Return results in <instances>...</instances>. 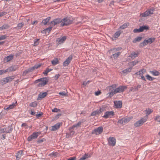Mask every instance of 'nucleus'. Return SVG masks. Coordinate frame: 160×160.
<instances>
[{
    "mask_svg": "<svg viewBox=\"0 0 160 160\" xmlns=\"http://www.w3.org/2000/svg\"><path fill=\"white\" fill-rule=\"evenodd\" d=\"M127 88V87L126 86L120 85L118 87L116 88L114 90H112L111 92H109L108 93L109 96L111 97L115 94L123 92Z\"/></svg>",
    "mask_w": 160,
    "mask_h": 160,
    "instance_id": "nucleus-1",
    "label": "nucleus"
},
{
    "mask_svg": "<svg viewBox=\"0 0 160 160\" xmlns=\"http://www.w3.org/2000/svg\"><path fill=\"white\" fill-rule=\"evenodd\" d=\"M48 82L46 78H43L38 79L35 81V83H38L40 82L37 85V87H42L47 84Z\"/></svg>",
    "mask_w": 160,
    "mask_h": 160,
    "instance_id": "nucleus-2",
    "label": "nucleus"
},
{
    "mask_svg": "<svg viewBox=\"0 0 160 160\" xmlns=\"http://www.w3.org/2000/svg\"><path fill=\"white\" fill-rule=\"evenodd\" d=\"M155 8L153 7L147 9L145 12L141 13L140 16L142 17H147L153 14L155 11Z\"/></svg>",
    "mask_w": 160,
    "mask_h": 160,
    "instance_id": "nucleus-3",
    "label": "nucleus"
},
{
    "mask_svg": "<svg viewBox=\"0 0 160 160\" xmlns=\"http://www.w3.org/2000/svg\"><path fill=\"white\" fill-rule=\"evenodd\" d=\"M62 23L60 24V26L63 27L64 26H67L71 24L72 21L69 18L66 17L62 19Z\"/></svg>",
    "mask_w": 160,
    "mask_h": 160,
    "instance_id": "nucleus-4",
    "label": "nucleus"
},
{
    "mask_svg": "<svg viewBox=\"0 0 160 160\" xmlns=\"http://www.w3.org/2000/svg\"><path fill=\"white\" fill-rule=\"evenodd\" d=\"M147 117H143L136 121L134 123V126L136 127H138L142 126L147 121Z\"/></svg>",
    "mask_w": 160,
    "mask_h": 160,
    "instance_id": "nucleus-5",
    "label": "nucleus"
},
{
    "mask_svg": "<svg viewBox=\"0 0 160 160\" xmlns=\"http://www.w3.org/2000/svg\"><path fill=\"white\" fill-rule=\"evenodd\" d=\"M41 134L40 132H34L28 138V140L29 141L37 138L39 135Z\"/></svg>",
    "mask_w": 160,
    "mask_h": 160,
    "instance_id": "nucleus-6",
    "label": "nucleus"
},
{
    "mask_svg": "<svg viewBox=\"0 0 160 160\" xmlns=\"http://www.w3.org/2000/svg\"><path fill=\"white\" fill-rule=\"evenodd\" d=\"M114 115V113L113 111H107L102 117L106 119L111 118Z\"/></svg>",
    "mask_w": 160,
    "mask_h": 160,
    "instance_id": "nucleus-7",
    "label": "nucleus"
},
{
    "mask_svg": "<svg viewBox=\"0 0 160 160\" xmlns=\"http://www.w3.org/2000/svg\"><path fill=\"white\" fill-rule=\"evenodd\" d=\"M73 58V56L70 55L63 63L64 67H66L68 65Z\"/></svg>",
    "mask_w": 160,
    "mask_h": 160,
    "instance_id": "nucleus-8",
    "label": "nucleus"
},
{
    "mask_svg": "<svg viewBox=\"0 0 160 160\" xmlns=\"http://www.w3.org/2000/svg\"><path fill=\"white\" fill-rule=\"evenodd\" d=\"M116 140L114 137H110L108 138V144L110 146H114L116 144Z\"/></svg>",
    "mask_w": 160,
    "mask_h": 160,
    "instance_id": "nucleus-9",
    "label": "nucleus"
},
{
    "mask_svg": "<svg viewBox=\"0 0 160 160\" xmlns=\"http://www.w3.org/2000/svg\"><path fill=\"white\" fill-rule=\"evenodd\" d=\"M62 20L60 18H55L51 22V25L52 26H55L59 24L60 23H62Z\"/></svg>",
    "mask_w": 160,
    "mask_h": 160,
    "instance_id": "nucleus-10",
    "label": "nucleus"
},
{
    "mask_svg": "<svg viewBox=\"0 0 160 160\" xmlns=\"http://www.w3.org/2000/svg\"><path fill=\"white\" fill-rule=\"evenodd\" d=\"M102 131L103 128L102 127H99L93 130L92 133L96 135H98L100 134Z\"/></svg>",
    "mask_w": 160,
    "mask_h": 160,
    "instance_id": "nucleus-11",
    "label": "nucleus"
},
{
    "mask_svg": "<svg viewBox=\"0 0 160 160\" xmlns=\"http://www.w3.org/2000/svg\"><path fill=\"white\" fill-rule=\"evenodd\" d=\"M114 103L116 108H120L122 106V102L121 101H114Z\"/></svg>",
    "mask_w": 160,
    "mask_h": 160,
    "instance_id": "nucleus-12",
    "label": "nucleus"
},
{
    "mask_svg": "<svg viewBox=\"0 0 160 160\" xmlns=\"http://www.w3.org/2000/svg\"><path fill=\"white\" fill-rule=\"evenodd\" d=\"M67 37L66 36H64L61 38H58L57 39V42H58V44H61L63 43L66 39Z\"/></svg>",
    "mask_w": 160,
    "mask_h": 160,
    "instance_id": "nucleus-13",
    "label": "nucleus"
},
{
    "mask_svg": "<svg viewBox=\"0 0 160 160\" xmlns=\"http://www.w3.org/2000/svg\"><path fill=\"white\" fill-rule=\"evenodd\" d=\"M121 52H118L113 54L111 56H110V58L112 60L118 58L119 56L120 55Z\"/></svg>",
    "mask_w": 160,
    "mask_h": 160,
    "instance_id": "nucleus-14",
    "label": "nucleus"
},
{
    "mask_svg": "<svg viewBox=\"0 0 160 160\" xmlns=\"http://www.w3.org/2000/svg\"><path fill=\"white\" fill-rule=\"evenodd\" d=\"M23 155V152L22 150H20L18 152L16 155V157L17 160H19L21 158V156Z\"/></svg>",
    "mask_w": 160,
    "mask_h": 160,
    "instance_id": "nucleus-15",
    "label": "nucleus"
},
{
    "mask_svg": "<svg viewBox=\"0 0 160 160\" xmlns=\"http://www.w3.org/2000/svg\"><path fill=\"white\" fill-rule=\"evenodd\" d=\"M14 78L13 76L8 77L4 78L3 81L5 83H6L9 82L11 81Z\"/></svg>",
    "mask_w": 160,
    "mask_h": 160,
    "instance_id": "nucleus-16",
    "label": "nucleus"
},
{
    "mask_svg": "<svg viewBox=\"0 0 160 160\" xmlns=\"http://www.w3.org/2000/svg\"><path fill=\"white\" fill-rule=\"evenodd\" d=\"M60 127V123H57L52 127L51 130L55 131L58 129Z\"/></svg>",
    "mask_w": 160,
    "mask_h": 160,
    "instance_id": "nucleus-17",
    "label": "nucleus"
},
{
    "mask_svg": "<svg viewBox=\"0 0 160 160\" xmlns=\"http://www.w3.org/2000/svg\"><path fill=\"white\" fill-rule=\"evenodd\" d=\"M47 93L46 92L40 93L38 95V98L37 100H39L40 99L44 98L47 96Z\"/></svg>",
    "mask_w": 160,
    "mask_h": 160,
    "instance_id": "nucleus-18",
    "label": "nucleus"
},
{
    "mask_svg": "<svg viewBox=\"0 0 160 160\" xmlns=\"http://www.w3.org/2000/svg\"><path fill=\"white\" fill-rule=\"evenodd\" d=\"M102 112V110L100 108L99 110H97L92 112L91 115V116H94L96 115H99Z\"/></svg>",
    "mask_w": 160,
    "mask_h": 160,
    "instance_id": "nucleus-19",
    "label": "nucleus"
},
{
    "mask_svg": "<svg viewBox=\"0 0 160 160\" xmlns=\"http://www.w3.org/2000/svg\"><path fill=\"white\" fill-rule=\"evenodd\" d=\"M17 69L15 66H12L6 70V72L15 71Z\"/></svg>",
    "mask_w": 160,
    "mask_h": 160,
    "instance_id": "nucleus-20",
    "label": "nucleus"
},
{
    "mask_svg": "<svg viewBox=\"0 0 160 160\" xmlns=\"http://www.w3.org/2000/svg\"><path fill=\"white\" fill-rule=\"evenodd\" d=\"M13 56L14 55H13L11 54L8 56L4 58V60L7 62H8L13 59Z\"/></svg>",
    "mask_w": 160,
    "mask_h": 160,
    "instance_id": "nucleus-21",
    "label": "nucleus"
},
{
    "mask_svg": "<svg viewBox=\"0 0 160 160\" xmlns=\"http://www.w3.org/2000/svg\"><path fill=\"white\" fill-rule=\"evenodd\" d=\"M146 112V115L144 117H147V119L148 118V116L150 114L153 112V110L150 108H148L145 110Z\"/></svg>",
    "mask_w": 160,
    "mask_h": 160,
    "instance_id": "nucleus-22",
    "label": "nucleus"
},
{
    "mask_svg": "<svg viewBox=\"0 0 160 160\" xmlns=\"http://www.w3.org/2000/svg\"><path fill=\"white\" fill-rule=\"evenodd\" d=\"M91 156L90 154L85 153L82 157L80 158L79 160H85L87 158H89Z\"/></svg>",
    "mask_w": 160,
    "mask_h": 160,
    "instance_id": "nucleus-23",
    "label": "nucleus"
},
{
    "mask_svg": "<svg viewBox=\"0 0 160 160\" xmlns=\"http://www.w3.org/2000/svg\"><path fill=\"white\" fill-rule=\"evenodd\" d=\"M121 33L120 31L116 32L113 36V38H112L113 40H114L116 38H117L119 36Z\"/></svg>",
    "mask_w": 160,
    "mask_h": 160,
    "instance_id": "nucleus-24",
    "label": "nucleus"
},
{
    "mask_svg": "<svg viewBox=\"0 0 160 160\" xmlns=\"http://www.w3.org/2000/svg\"><path fill=\"white\" fill-rule=\"evenodd\" d=\"M156 38H151L148 39H146L148 44H151L152 42H154Z\"/></svg>",
    "mask_w": 160,
    "mask_h": 160,
    "instance_id": "nucleus-25",
    "label": "nucleus"
},
{
    "mask_svg": "<svg viewBox=\"0 0 160 160\" xmlns=\"http://www.w3.org/2000/svg\"><path fill=\"white\" fill-rule=\"evenodd\" d=\"M138 55V53H136L135 52H133L130 54L129 57H130L132 59H133L137 57Z\"/></svg>",
    "mask_w": 160,
    "mask_h": 160,
    "instance_id": "nucleus-26",
    "label": "nucleus"
},
{
    "mask_svg": "<svg viewBox=\"0 0 160 160\" xmlns=\"http://www.w3.org/2000/svg\"><path fill=\"white\" fill-rule=\"evenodd\" d=\"M51 19L50 17H47V18L43 20L41 23H43L44 25H46L48 22H49V21Z\"/></svg>",
    "mask_w": 160,
    "mask_h": 160,
    "instance_id": "nucleus-27",
    "label": "nucleus"
},
{
    "mask_svg": "<svg viewBox=\"0 0 160 160\" xmlns=\"http://www.w3.org/2000/svg\"><path fill=\"white\" fill-rule=\"evenodd\" d=\"M6 133H10L12 131L13 129L11 127L8 126L7 127L4 128Z\"/></svg>",
    "mask_w": 160,
    "mask_h": 160,
    "instance_id": "nucleus-28",
    "label": "nucleus"
},
{
    "mask_svg": "<svg viewBox=\"0 0 160 160\" xmlns=\"http://www.w3.org/2000/svg\"><path fill=\"white\" fill-rule=\"evenodd\" d=\"M132 69V67L129 68H127L122 71V72L124 73H126V74L128 73L131 72V70Z\"/></svg>",
    "mask_w": 160,
    "mask_h": 160,
    "instance_id": "nucleus-29",
    "label": "nucleus"
},
{
    "mask_svg": "<svg viewBox=\"0 0 160 160\" xmlns=\"http://www.w3.org/2000/svg\"><path fill=\"white\" fill-rule=\"evenodd\" d=\"M51 63L53 65H55L59 63V61L57 58H56L51 61Z\"/></svg>",
    "mask_w": 160,
    "mask_h": 160,
    "instance_id": "nucleus-30",
    "label": "nucleus"
},
{
    "mask_svg": "<svg viewBox=\"0 0 160 160\" xmlns=\"http://www.w3.org/2000/svg\"><path fill=\"white\" fill-rule=\"evenodd\" d=\"M148 44L146 41V39H145L144 41L141 42L139 44V47L141 48L144 47V46L147 45Z\"/></svg>",
    "mask_w": 160,
    "mask_h": 160,
    "instance_id": "nucleus-31",
    "label": "nucleus"
},
{
    "mask_svg": "<svg viewBox=\"0 0 160 160\" xmlns=\"http://www.w3.org/2000/svg\"><path fill=\"white\" fill-rule=\"evenodd\" d=\"M10 27V26L8 24H4L2 27H0V30H2L3 29L8 28Z\"/></svg>",
    "mask_w": 160,
    "mask_h": 160,
    "instance_id": "nucleus-32",
    "label": "nucleus"
},
{
    "mask_svg": "<svg viewBox=\"0 0 160 160\" xmlns=\"http://www.w3.org/2000/svg\"><path fill=\"white\" fill-rule=\"evenodd\" d=\"M52 69H50L48 68H47L43 72V73L44 75H47L48 73L49 72L52 71Z\"/></svg>",
    "mask_w": 160,
    "mask_h": 160,
    "instance_id": "nucleus-33",
    "label": "nucleus"
},
{
    "mask_svg": "<svg viewBox=\"0 0 160 160\" xmlns=\"http://www.w3.org/2000/svg\"><path fill=\"white\" fill-rule=\"evenodd\" d=\"M141 32H143L144 30H148L149 29V27L147 26H144L140 27Z\"/></svg>",
    "mask_w": 160,
    "mask_h": 160,
    "instance_id": "nucleus-34",
    "label": "nucleus"
},
{
    "mask_svg": "<svg viewBox=\"0 0 160 160\" xmlns=\"http://www.w3.org/2000/svg\"><path fill=\"white\" fill-rule=\"evenodd\" d=\"M152 73L153 76H158L160 74V72L157 70H154L151 72Z\"/></svg>",
    "mask_w": 160,
    "mask_h": 160,
    "instance_id": "nucleus-35",
    "label": "nucleus"
},
{
    "mask_svg": "<svg viewBox=\"0 0 160 160\" xmlns=\"http://www.w3.org/2000/svg\"><path fill=\"white\" fill-rule=\"evenodd\" d=\"M142 39V37H138L135 38L133 40V43H136L137 42H139Z\"/></svg>",
    "mask_w": 160,
    "mask_h": 160,
    "instance_id": "nucleus-36",
    "label": "nucleus"
},
{
    "mask_svg": "<svg viewBox=\"0 0 160 160\" xmlns=\"http://www.w3.org/2000/svg\"><path fill=\"white\" fill-rule=\"evenodd\" d=\"M124 122L125 123V124L127 123L132 118L131 117H127V118H123Z\"/></svg>",
    "mask_w": 160,
    "mask_h": 160,
    "instance_id": "nucleus-37",
    "label": "nucleus"
},
{
    "mask_svg": "<svg viewBox=\"0 0 160 160\" xmlns=\"http://www.w3.org/2000/svg\"><path fill=\"white\" fill-rule=\"evenodd\" d=\"M82 123V122L80 121H79L77 123L74 124L73 125L72 127V128H78L79 127Z\"/></svg>",
    "mask_w": 160,
    "mask_h": 160,
    "instance_id": "nucleus-38",
    "label": "nucleus"
},
{
    "mask_svg": "<svg viewBox=\"0 0 160 160\" xmlns=\"http://www.w3.org/2000/svg\"><path fill=\"white\" fill-rule=\"evenodd\" d=\"M29 105L31 107H36L37 105V103L35 101L32 102L29 104Z\"/></svg>",
    "mask_w": 160,
    "mask_h": 160,
    "instance_id": "nucleus-39",
    "label": "nucleus"
},
{
    "mask_svg": "<svg viewBox=\"0 0 160 160\" xmlns=\"http://www.w3.org/2000/svg\"><path fill=\"white\" fill-rule=\"evenodd\" d=\"M128 25L129 24L128 23H125L122 25L120 27V28L122 29H124L126 28Z\"/></svg>",
    "mask_w": 160,
    "mask_h": 160,
    "instance_id": "nucleus-40",
    "label": "nucleus"
},
{
    "mask_svg": "<svg viewBox=\"0 0 160 160\" xmlns=\"http://www.w3.org/2000/svg\"><path fill=\"white\" fill-rule=\"evenodd\" d=\"M146 77L147 79L149 81H153L155 79L154 78L151 77L150 75L148 74L146 76Z\"/></svg>",
    "mask_w": 160,
    "mask_h": 160,
    "instance_id": "nucleus-41",
    "label": "nucleus"
},
{
    "mask_svg": "<svg viewBox=\"0 0 160 160\" xmlns=\"http://www.w3.org/2000/svg\"><path fill=\"white\" fill-rule=\"evenodd\" d=\"M73 128H72V127H70L69 128V133L70 134V135L72 136L74 134L75 132L73 130Z\"/></svg>",
    "mask_w": 160,
    "mask_h": 160,
    "instance_id": "nucleus-42",
    "label": "nucleus"
},
{
    "mask_svg": "<svg viewBox=\"0 0 160 160\" xmlns=\"http://www.w3.org/2000/svg\"><path fill=\"white\" fill-rule=\"evenodd\" d=\"M138 62L137 60H135L129 62V64L132 66L136 65L138 63Z\"/></svg>",
    "mask_w": 160,
    "mask_h": 160,
    "instance_id": "nucleus-43",
    "label": "nucleus"
},
{
    "mask_svg": "<svg viewBox=\"0 0 160 160\" xmlns=\"http://www.w3.org/2000/svg\"><path fill=\"white\" fill-rule=\"evenodd\" d=\"M41 66V64L39 63L35 65L33 67H32L34 70L35 69H37L40 67Z\"/></svg>",
    "mask_w": 160,
    "mask_h": 160,
    "instance_id": "nucleus-44",
    "label": "nucleus"
},
{
    "mask_svg": "<svg viewBox=\"0 0 160 160\" xmlns=\"http://www.w3.org/2000/svg\"><path fill=\"white\" fill-rule=\"evenodd\" d=\"M117 86V84H114L108 87L109 90H111L113 88H115Z\"/></svg>",
    "mask_w": 160,
    "mask_h": 160,
    "instance_id": "nucleus-45",
    "label": "nucleus"
},
{
    "mask_svg": "<svg viewBox=\"0 0 160 160\" xmlns=\"http://www.w3.org/2000/svg\"><path fill=\"white\" fill-rule=\"evenodd\" d=\"M17 102H16L15 103H13L12 104L10 105L9 107L8 108H9L10 109L13 108L16 105Z\"/></svg>",
    "mask_w": 160,
    "mask_h": 160,
    "instance_id": "nucleus-46",
    "label": "nucleus"
},
{
    "mask_svg": "<svg viewBox=\"0 0 160 160\" xmlns=\"http://www.w3.org/2000/svg\"><path fill=\"white\" fill-rule=\"evenodd\" d=\"M124 122L123 118H122L118 120V123L120 124H125V123Z\"/></svg>",
    "mask_w": 160,
    "mask_h": 160,
    "instance_id": "nucleus-47",
    "label": "nucleus"
},
{
    "mask_svg": "<svg viewBox=\"0 0 160 160\" xmlns=\"http://www.w3.org/2000/svg\"><path fill=\"white\" fill-rule=\"evenodd\" d=\"M39 40V39H35L34 42V46H36L38 45L39 44V42H38V41Z\"/></svg>",
    "mask_w": 160,
    "mask_h": 160,
    "instance_id": "nucleus-48",
    "label": "nucleus"
},
{
    "mask_svg": "<svg viewBox=\"0 0 160 160\" xmlns=\"http://www.w3.org/2000/svg\"><path fill=\"white\" fill-rule=\"evenodd\" d=\"M154 120L160 122V115H157L154 118Z\"/></svg>",
    "mask_w": 160,
    "mask_h": 160,
    "instance_id": "nucleus-49",
    "label": "nucleus"
},
{
    "mask_svg": "<svg viewBox=\"0 0 160 160\" xmlns=\"http://www.w3.org/2000/svg\"><path fill=\"white\" fill-rule=\"evenodd\" d=\"M133 32L134 33H139L141 32L140 28L138 29L136 28L133 30Z\"/></svg>",
    "mask_w": 160,
    "mask_h": 160,
    "instance_id": "nucleus-50",
    "label": "nucleus"
},
{
    "mask_svg": "<svg viewBox=\"0 0 160 160\" xmlns=\"http://www.w3.org/2000/svg\"><path fill=\"white\" fill-rule=\"evenodd\" d=\"M139 71L140 72V75H143L146 72V70L143 69L140 70Z\"/></svg>",
    "mask_w": 160,
    "mask_h": 160,
    "instance_id": "nucleus-51",
    "label": "nucleus"
},
{
    "mask_svg": "<svg viewBox=\"0 0 160 160\" xmlns=\"http://www.w3.org/2000/svg\"><path fill=\"white\" fill-rule=\"evenodd\" d=\"M109 52H110V53H116L117 51L115 49V48H113L109 50Z\"/></svg>",
    "mask_w": 160,
    "mask_h": 160,
    "instance_id": "nucleus-52",
    "label": "nucleus"
},
{
    "mask_svg": "<svg viewBox=\"0 0 160 160\" xmlns=\"http://www.w3.org/2000/svg\"><path fill=\"white\" fill-rule=\"evenodd\" d=\"M134 91H137L138 90V89L139 88H140L141 87V85L138 84V85L137 86H134Z\"/></svg>",
    "mask_w": 160,
    "mask_h": 160,
    "instance_id": "nucleus-53",
    "label": "nucleus"
},
{
    "mask_svg": "<svg viewBox=\"0 0 160 160\" xmlns=\"http://www.w3.org/2000/svg\"><path fill=\"white\" fill-rule=\"evenodd\" d=\"M24 25L23 23H19L18 24L17 27L20 28H21Z\"/></svg>",
    "mask_w": 160,
    "mask_h": 160,
    "instance_id": "nucleus-54",
    "label": "nucleus"
},
{
    "mask_svg": "<svg viewBox=\"0 0 160 160\" xmlns=\"http://www.w3.org/2000/svg\"><path fill=\"white\" fill-rule=\"evenodd\" d=\"M6 38V36L5 35H2L0 36V41L4 40Z\"/></svg>",
    "mask_w": 160,
    "mask_h": 160,
    "instance_id": "nucleus-55",
    "label": "nucleus"
},
{
    "mask_svg": "<svg viewBox=\"0 0 160 160\" xmlns=\"http://www.w3.org/2000/svg\"><path fill=\"white\" fill-rule=\"evenodd\" d=\"M60 111V110L59 109H58L56 108H55L53 109L52 110V111L53 112H59Z\"/></svg>",
    "mask_w": 160,
    "mask_h": 160,
    "instance_id": "nucleus-56",
    "label": "nucleus"
},
{
    "mask_svg": "<svg viewBox=\"0 0 160 160\" xmlns=\"http://www.w3.org/2000/svg\"><path fill=\"white\" fill-rule=\"evenodd\" d=\"M7 12H0V17L6 15Z\"/></svg>",
    "mask_w": 160,
    "mask_h": 160,
    "instance_id": "nucleus-57",
    "label": "nucleus"
},
{
    "mask_svg": "<svg viewBox=\"0 0 160 160\" xmlns=\"http://www.w3.org/2000/svg\"><path fill=\"white\" fill-rule=\"evenodd\" d=\"M6 72V70H0V75H2Z\"/></svg>",
    "mask_w": 160,
    "mask_h": 160,
    "instance_id": "nucleus-58",
    "label": "nucleus"
},
{
    "mask_svg": "<svg viewBox=\"0 0 160 160\" xmlns=\"http://www.w3.org/2000/svg\"><path fill=\"white\" fill-rule=\"evenodd\" d=\"M59 94L63 96H65L66 93L65 92H59Z\"/></svg>",
    "mask_w": 160,
    "mask_h": 160,
    "instance_id": "nucleus-59",
    "label": "nucleus"
},
{
    "mask_svg": "<svg viewBox=\"0 0 160 160\" xmlns=\"http://www.w3.org/2000/svg\"><path fill=\"white\" fill-rule=\"evenodd\" d=\"M27 70L28 73L31 72L34 70L32 67L27 69Z\"/></svg>",
    "mask_w": 160,
    "mask_h": 160,
    "instance_id": "nucleus-60",
    "label": "nucleus"
},
{
    "mask_svg": "<svg viewBox=\"0 0 160 160\" xmlns=\"http://www.w3.org/2000/svg\"><path fill=\"white\" fill-rule=\"evenodd\" d=\"M45 141V139L43 138L41 139H39L37 141V142L38 143H40L42 142H43Z\"/></svg>",
    "mask_w": 160,
    "mask_h": 160,
    "instance_id": "nucleus-61",
    "label": "nucleus"
},
{
    "mask_svg": "<svg viewBox=\"0 0 160 160\" xmlns=\"http://www.w3.org/2000/svg\"><path fill=\"white\" fill-rule=\"evenodd\" d=\"M90 82V81L89 80L87 82H83L82 85H83L86 86Z\"/></svg>",
    "mask_w": 160,
    "mask_h": 160,
    "instance_id": "nucleus-62",
    "label": "nucleus"
},
{
    "mask_svg": "<svg viewBox=\"0 0 160 160\" xmlns=\"http://www.w3.org/2000/svg\"><path fill=\"white\" fill-rule=\"evenodd\" d=\"M52 27H50L48 28H47L46 29H44V30L45 31H48V32H49V31H51L52 30Z\"/></svg>",
    "mask_w": 160,
    "mask_h": 160,
    "instance_id": "nucleus-63",
    "label": "nucleus"
},
{
    "mask_svg": "<svg viewBox=\"0 0 160 160\" xmlns=\"http://www.w3.org/2000/svg\"><path fill=\"white\" fill-rule=\"evenodd\" d=\"M5 133L4 128H0V133Z\"/></svg>",
    "mask_w": 160,
    "mask_h": 160,
    "instance_id": "nucleus-64",
    "label": "nucleus"
}]
</instances>
